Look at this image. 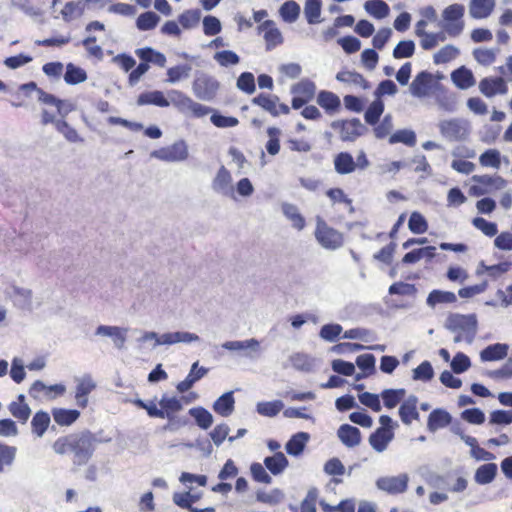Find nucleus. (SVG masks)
Returning <instances> with one entry per match:
<instances>
[{"mask_svg":"<svg viewBox=\"0 0 512 512\" xmlns=\"http://www.w3.org/2000/svg\"><path fill=\"white\" fill-rule=\"evenodd\" d=\"M408 227L414 234H423L428 230V222L420 212L414 211L408 220Z\"/></svg>","mask_w":512,"mask_h":512,"instance_id":"52","label":"nucleus"},{"mask_svg":"<svg viewBox=\"0 0 512 512\" xmlns=\"http://www.w3.org/2000/svg\"><path fill=\"white\" fill-rule=\"evenodd\" d=\"M378 489L387 492L388 494L397 495L404 493L408 488L407 474L398 476L380 477L376 481Z\"/></svg>","mask_w":512,"mask_h":512,"instance_id":"15","label":"nucleus"},{"mask_svg":"<svg viewBox=\"0 0 512 512\" xmlns=\"http://www.w3.org/2000/svg\"><path fill=\"white\" fill-rule=\"evenodd\" d=\"M202 498V492L191 493V491L174 492L172 496L173 503L185 510L191 509L194 503Z\"/></svg>","mask_w":512,"mask_h":512,"instance_id":"36","label":"nucleus"},{"mask_svg":"<svg viewBox=\"0 0 512 512\" xmlns=\"http://www.w3.org/2000/svg\"><path fill=\"white\" fill-rule=\"evenodd\" d=\"M393 129V117L391 114H386L382 120L373 126V133L377 139H384L390 135Z\"/></svg>","mask_w":512,"mask_h":512,"instance_id":"54","label":"nucleus"},{"mask_svg":"<svg viewBox=\"0 0 512 512\" xmlns=\"http://www.w3.org/2000/svg\"><path fill=\"white\" fill-rule=\"evenodd\" d=\"M51 423V415L44 410L35 412L31 420V430L37 437H42Z\"/></svg>","mask_w":512,"mask_h":512,"instance_id":"33","label":"nucleus"},{"mask_svg":"<svg viewBox=\"0 0 512 512\" xmlns=\"http://www.w3.org/2000/svg\"><path fill=\"white\" fill-rule=\"evenodd\" d=\"M433 85V76L427 71L418 73L410 84V92L413 96L422 98L429 94Z\"/></svg>","mask_w":512,"mask_h":512,"instance_id":"19","label":"nucleus"},{"mask_svg":"<svg viewBox=\"0 0 512 512\" xmlns=\"http://www.w3.org/2000/svg\"><path fill=\"white\" fill-rule=\"evenodd\" d=\"M314 236L322 247L329 250H336L344 243L343 233L329 226L320 216L316 217Z\"/></svg>","mask_w":512,"mask_h":512,"instance_id":"6","label":"nucleus"},{"mask_svg":"<svg viewBox=\"0 0 512 512\" xmlns=\"http://www.w3.org/2000/svg\"><path fill=\"white\" fill-rule=\"evenodd\" d=\"M447 327L457 333L456 342L465 340L471 342L477 331V320L475 315L451 314L447 319Z\"/></svg>","mask_w":512,"mask_h":512,"instance_id":"5","label":"nucleus"},{"mask_svg":"<svg viewBox=\"0 0 512 512\" xmlns=\"http://www.w3.org/2000/svg\"><path fill=\"white\" fill-rule=\"evenodd\" d=\"M456 301L457 297L453 292L437 289L432 290L427 297V304L431 307H435L436 305L443 303H455Z\"/></svg>","mask_w":512,"mask_h":512,"instance_id":"44","label":"nucleus"},{"mask_svg":"<svg viewBox=\"0 0 512 512\" xmlns=\"http://www.w3.org/2000/svg\"><path fill=\"white\" fill-rule=\"evenodd\" d=\"M334 170L340 175L354 173L356 170H366L370 166V161L364 150L357 153L354 160L351 153L342 151L337 153L333 159Z\"/></svg>","mask_w":512,"mask_h":512,"instance_id":"4","label":"nucleus"},{"mask_svg":"<svg viewBox=\"0 0 512 512\" xmlns=\"http://www.w3.org/2000/svg\"><path fill=\"white\" fill-rule=\"evenodd\" d=\"M32 290L22 288L16 285L12 286V294L11 297L13 299L14 305L25 311L32 310Z\"/></svg>","mask_w":512,"mask_h":512,"instance_id":"31","label":"nucleus"},{"mask_svg":"<svg viewBox=\"0 0 512 512\" xmlns=\"http://www.w3.org/2000/svg\"><path fill=\"white\" fill-rule=\"evenodd\" d=\"M161 21V17L154 11L148 10L142 12L135 21V26L139 31H151L154 30L159 22Z\"/></svg>","mask_w":512,"mask_h":512,"instance_id":"34","label":"nucleus"},{"mask_svg":"<svg viewBox=\"0 0 512 512\" xmlns=\"http://www.w3.org/2000/svg\"><path fill=\"white\" fill-rule=\"evenodd\" d=\"M304 13L308 23L315 24L319 22L321 14V1L320 0H306Z\"/></svg>","mask_w":512,"mask_h":512,"instance_id":"58","label":"nucleus"},{"mask_svg":"<svg viewBox=\"0 0 512 512\" xmlns=\"http://www.w3.org/2000/svg\"><path fill=\"white\" fill-rule=\"evenodd\" d=\"M472 180L476 183L473 187L476 195H484L503 189L507 182L499 175H474Z\"/></svg>","mask_w":512,"mask_h":512,"instance_id":"12","label":"nucleus"},{"mask_svg":"<svg viewBox=\"0 0 512 512\" xmlns=\"http://www.w3.org/2000/svg\"><path fill=\"white\" fill-rule=\"evenodd\" d=\"M459 54V50L452 46V45H446L442 47L435 55H434V62L436 64H445L457 57Z\"/></svg>","mask_w":512,"mask_h":512,"instance_id":"61","label":"nucleus"},{"mask_svg":"<svg viewBox=\"0 0 512 512\" xmlns=\"http://www.w3.org/2000/svg\"><path fill=\"white\" fill-rule=\"evenodd\" d=\"M201 19V10L198 8L188 9L182 12L177 21L181 25V27L185 30H190L195 28Z\"/></svg>","mask_w":512,"mask_h":512,"instance_id":"42","label":"nucleus"},{"mask_svg":"<svg viewBox=\"0 0 512 512\" xmlns=\"http://www.w3.org/2000/svg\"><path fill=\"white\" fill-rule=\"evenodd\" d=\"M316 92V86L314 82L308 79L301 80L291 88V93L294 95L291 101L293 109H300L308 102H310Z\"/></svg>","mask_w":512,"mask_h":512,"instance_id":"11","label":"nucleus"},{"mask_svg":"<svg viewBox=\"0 0 512 512\" xmlns=\"http://www.w3.org/2000/svg\"><path fill=\"white\" fill-rule=\"evenodd\" d=\"M92 431L84 429L77 433H71L59 437L53 443V450L59 455L73 454L72 463L75 466H84L93 457L96 446L92 445Z\"/></svg>","mask_w":512,"mask_h":512,"instance_id":"2","label":"nucleus"},{"mask_svg":"<svg viewBox=\"0 0 512 512\" xmlns=\"http://www.w3.org/2000/svg\"><path fill=\"white\" fill-rule=\"evenodd\" d=\"M138 106L154 105L160 108H167L171 104L182 114H190L194 118H201L208 115L211 110L209 106L193 101L184 92L176 89L167 91V96L161 90H146L141 92L136 100Z\"/></svg>","mask_w":512,"mask_h":512,"instance_id":"1","label":"nucleus"},{"mask_svg":"<svg viewBox=\"0 0 512 512\" xmlns=\"http://www.w3.org/2000/svg\"><path fill=\"white\" fill-rule=\"evenodd\" d=\"M128 328L116 325L100 324L95 329V335L106 336L112 339L118 349H122L127 340Z\"/></svg>","mask_w":512,"mask_h":512,"instance_id":"16","label":"nucleus"},{"mask_svg":"<svg viewBox=\"0 0 512 512\" xmlns=\"http://www.w3.org/2000/svg\"><path fill=\"white\" fill-rule=\"evenodd\" d=\"M32 60H33L32 56L21 52L17 55L6 57L4 59L3 63L9 69L15 70V69L25 66L26 64L30 63Z\"/></svg>","mask_w":512,"mask_h":512,"instance_id":"63","label":"nucleus"},{"mask_svg":"<svg viewBox=\"0 0 512 512\" xmlns=\"http://www.w3.org/2000/svg\"><path fill=\"white\" fill-rule=\"evenodd\" d=\"M259 32L263 34L268 50L275 48L283 42L280 30L272 20H266L258 27Z\"/></svg>","mask_w":512,"mask_h":512,"instance_id":"20","label":"nucleus"},{"mask_svg":"<svg viewBox=\"0 0 512 512\" xmlns=\"http://www.w3.org/2000/svg\"><path fill=\"white\" fill-rule=\"evenodd\" d=\"M406 392L404 389H386L381 393L384 406L388 409L395 408L404 398Z\"/></svg>","mask_w":512,"mask_h":512,"instance_id":"50","label":"nucleus"},{"mask_svg":"<svg viewBox=\"0 0 512 512\" xmlns=\"http://www.w3.org/2000/svg\"><path fill=\"white\" fill-rule=\"evenodd\" d=\"M40 102L45 105L55 106L60 119L65 117L76 109V105L67 99H61L54 94L42 92Z\"/></svg>","mask_w":512,"mask_h":512,"instance_id":"18","label":"nucleus"},{"mask_svg":"<svg viewBox=\"0 0 512 512\" xmlns=\"http://www.w3.org/2000/svg\"><path fill=\"white\" fill-rule=\"evenodd\" d=\"M495 5V0H470L469 14L473 19H485L492 14Z\"/></svg>","mask_w":512,"mask_h":512,"instance_id":"27","label":"nucleus"},{"mask_svg":"<svg viewBox=\"0 0 512 512\" xmlns=\"http://www.w3.org/2000/svg\"><path fill=\"white\" fill-rule=\"evenodd\" d=\"M384 109V102L381 99L376 98L373 102L370 103L364 113L365 122L368 125L375 126L379 122Z\"/></svg>","mask_w":512,"mask_h":512,"instance_id":"41","label":"nucleus"},{"mask_svg":"<svg viewBox=\"0 0 512 512\" xmlns=\"http://www.w3.org/2000/svg\"><path fill=\"white\" fill-rule=\"evenodd\" d=\"M9 375L16 384H20L25 380L27 373L21 358L14 357L12 359Z\"/></svg>","mask_w":512,"mask_h":512,"instance_id":"60","label":"nucleus"},{"mask_svg":"<svg viewBox=\"0 0 512 512\" xmlns=\"http://www.w3.org/2000/svg\"><path fill=\"white\" fill-rule=\"evenodd\" d=\"M441 134L449 140H462L469 134V123L462 119L443 120L439 123Z\"/></svg>","mask_w":512,"mask_h":512,"instance_id":"13","label":"nucleus"},{"mask_svg":"<svg viewBox=\"0 0 512 512\" xmlns=\"http://www.w3.org/2000/svg\"><path fill=\"white\" fill-rule=\"evenodd\" d=\"M453 83L460 89H468L475 84L473 73L462 66L451 73Z\"/></svg>","mask_w":512,"mask_h":512,"instance_id":"37","label":"nucleus"},{"mask_svg":"<svg viewBox=\"0 0 512 512\" xmlns=\"http://www.w3.org/2000/svg\"><path fill=\"white\" fill-rule=\"evenodd\" d=\"M252 103L269 112L274 117L280 114L287 115L290 112L289 106L284 103H279V97L276 95L272 96L261 93L252 99Z\"/></svg>","mask_w":512,"mask_h":512,"instance_id":"14","label":"nucleus"},{"mask_svg":"<svg viewBox=\"0 0 512 512\" xmlns=\"http://www.w3.org/2000/svg\"><path fill=\"white\" fill-rule=\"evenodd\" d=\"M317 103L329 114L337 112L341 106L339 97L335 93L325 90L318 93Z\"/></svg>","mask_w":512,"mask_h":512,"instance_id":"32","label":"nucleus"},{"mask_svg":"<svg viewBox=\"0 0 512 512\" xmlns=\"http://www.w3.org/2000/svg\"><path fill=\"white\" fill-rule=\"evenodd\" d=\"M63 78L67 85L74 86L85 82L88 78V74L81 66L69 62L65 65Z\"/></svg>","mask_w":512,"mask_h":512,"instance_id":"29","label":"nucleus"},{"mask_svg":"<svg viewBox=\"0 0 512 512\" xmlns=\"http://www.w3.org/2000/svg\"><path fill=\"white\" fill-rule=\"evenodd\" d=\"M81 412L73 408L54 407L51 409V416L54 422L62 427L74 424L80 418Z\"/></svg>","mask_w":512,"mask_h":512,"instance_id":"22","label":"nucleus"},{"mask_svg":"<svg viewBox=\"0 0 512 512\" xmlns=\"http://www.w3.org/2000/svg\"><path fill=\"white\" fill-rule=\"evenodd\" d=\"M160 406L161 414L160 419H166L173 415H176L183 409V402L177 396H169L164 393L158 401Z\"/></svg>","mask_w":512,"mask_h":512,"instance_id":"23","label":"nucleus"},{"mask_svg":"<svg viewBox=\"0 0 512 512\" xmlns=\"http://www.w3.org/2000/svg\"><path fill=\"white\" fill-rule=\"evenodd\" d=\"M415 52V44L412 40L400 41L393 50V57L396 59L409 58Z\"/></svg>","mask_w":512,"mask_h":512,"instance_id":"62","label":"nucleus"},{"mask_svg":"<svg viewBox=\"0 0 512 512\" xmlns=\"http://www.w3.org/2000/svg\"><path fill=\"white\" fill-rule=\"evenodd\" d=\"M418 398L414 395L409 396L399 407V416L403 424L410 425L413 421L420 418L417 410Z\"/></svg>","mask_w":512,"mask_h":512,"instance_id":"25","label":"nucleus"},{"mask_svg":"<svg viewBox=\"0 0 512 512\" xmlns=\"http://www.w3.org/2000/svg\"><path fill=\"white\" fill-rule=\"evenodd\" d=\"M365 10L376 19H383L389 15L390 8L383 0H368L364 4Z\"/></svg>","mask_w":512,"mask_h":512,"instance_id":"43","label":"nucleus"},{"mask_svg":"<svg viewBox=\"0 0 512 512\" xmlns=\"http://www.w3.org/2000/svg\"><path fill=\"white\" fill-rule=\"evenodd\" d=\"M434 377V370L429 361H423L412 372V378L415 381L429 382Z\"/></svg>","mask_w":512,"mask_h":512,"instance_id":"56","label":"nucleus"},{"mask_svg":"<svg viewBox=\"0 0 512 512\" xmlns=\"http://www.w3.org/2000/svg\"><path fill=\"white\" fill-rule=\"evenodd\" d=\"M381 427L377 428L370 436L369 443L377 452L386 449L388 443L393 439V421L390 416L382 415L379 418Z\"/></svg>","mask_w":512,"mask_h":512,"instance_id":"9","label":"nucleus"},{"mask_svg":"<svg viewBox=\"0 0 512 512\" xmlns=\"http://www.w3.org/2000/svg\"><path fill=\"white\" fill-rule=\"evenodd\" d=\"M509 346L504 343L488 345L480 352V359L483 362L499 361L507 357Z\"/></svg>","mask_w":512,"mask_h":512,"instance_id":"28","label":"nucleus"},{"mask_svg":"<svg viewBox=\"0 0 512 512\" xmlns=\"http://www.w3.org/2000/svg\"><path fill=\"white\" fill-rule=\"evenodd\" d=\"M8 410L21 424H25L32 413L30 406L26 402H23V404L10 403Z\"/></svg>","mask_w":512,"mask_h":512,"instance_id":"51","label":"nucleus"},{"mask_svg":"<svg viewBox=\"0 0 512 512\" xmlns=\"http://www.w3.org/2000/svg\"><path fill=\"white\" fill-rule=\"evenodd\" d=\"M150 156L165 162H181L188 157V146L185 140L180 139L172 145L153 150Z\"/></svg>","mask_w":512,"mask_h":512,"instance_id":"10","label":"nucleus"},{"mask_svg":"<svg viewBox=\"0 0 512 512\" xmlns=\"http://www.w3.org/2000/svg\"><path fill=\"white\" fill-rule=\"evenodd\" d=\"M336 79L343 83H353L364 90L371 87L369 81L362 74L356 71L341 70L337 73Z\"/></svg>","mask_w":512,"mask_h":512,"instance_id":"38","label":"nucleus"},{"mask_svg":"<svg viewBox=\"0 0 512 512\" xmlns=\"http://www.w3.org/2000/svg\"><path fill=\"white\" fill-rule=\"evenodd\" d=\"M219 87L220 83L216 78L202 71H196L192 90L198 99L203 101L213 100Z\"/></svg>","mask_w":512,"mask_h":512,"instance_id":"7","label":"nucleus"},{"mask_svg":"<svg viewBox=\"0 0 512 512\" xmlns=\"http://www.w3.org/2000/svg\"><path fill=\"white\" fill-rule=\"evenodd\" d=\"M479 162L483 167L498 169L501 166L500 152L497 149H488L480 155Z\"/></svg>","mask_w":512,"mask_h":512,"instance_id":"57","label":"nucleus"},{"mask_svg":"<svg viewBox=\"0 0 512 512\" xmlns=\"http://www.w3.org/2000/svg\"><path fill=\"white\" fill-rule=\"evenodd\" d=\"M497 473V466L494 463L481 465L475 472V481L478 484L485 485L492 482Z\"/></svg>","mask_w":512,"mask_h":512,"instance_id":"45","label":"nucleus"},{"mask_svg":"<svg viewBox=\"0 0 512 512\" xmlns=\"http://www.w3.org/2000/svg\"><path fill=\"white\" fill-rule=\"evenodd\" d=\"M331 127L339 134V138L343 142H354L366 131V127L358 118L336 120L332 122Z\"/></svg>","mask_w":512,"mask_h":512,"instance_id":"8","label":"nucleus"},{"mask_svg":"<svg viewBox=\"0 0 512 512\" xmlns=\"http://www.w3.org/2000/svg\"><path fill=\"white\" fill-rule=\"evenodd\" d=\"M279 13L284 21L292 23L299 17L300 6L295 1H286L280 7Z\"/></svg>","mask_w":512,"mask_h":512,"instance_id":"55","label":"nucleus"},{"mask_svg":"<svg viewBox=\"0 0 512 512\" xmlns=\"http://www.w3.org/2000/svg\"><path fill=\"white\" fill-rule=\"evenodd\" d=\"M479 89L488 98L496 94H505L508 91L507 84L502 77H487L480 81Z\"/></svg>","mask_w":512,"mask_h":512,"instance_id":"21","label":"nucleus"},{"mask_svg":"<svg viewBox=\"0 0 512 512\" xmlns=\"http://www.w3.org/2000/svg\"><path fill=\"white\" fill-rule=\"evenodd\" d=\"M202 26L206 36H215L222 30L220 19L213 15H206L202 20Z\"/></svg>","mask_w":512,"mask_h":512,"instance_id":"59","label":"nucleus"},{"mask_svg":"<svg viewBox=\"0 0 512 512\" xmlns=\"http://www.w3.org/2000/svg\"><path fill=\"white\" fill-rule=\"evenodd\" d=\"M192 67L189 64H177L167 69V82L175 84L189 77Z\"/></svg>","mask_w":512,"mask_h":512,"instance_id":"47","label":"nucleus"},{"mask_svg":"<svg viewBox=\"0 0 512 512\" xmlns=\"http://www.w3.org/2000/svg\"><path fill=\"white\" fill-rule=\"evenodd\" d=\"M308 439L309 435L305 432H299L293 435L286 443V452L292 456L300 455L303 452Z\"/></svg>","mask_w":512,"mask_h":512,"instance_id":"40","label":"nucleus"},{"mask_svg":"<svg viewBox=\"0 0 512 512\" xmlns=\"http://www.w3.org/2000/svg\"><path fill=\"white\" fill-rule=\"evenodd\" d=\"M207 373L208 369L204 366H200L199 361L194 362L191 365L190 370L184 380L177 383L176 390L179 393L189 391L195 385V383L205 377Z\"/></svg>","mask_w":512,"mask_h":512,"instance_id":"17","label":"nucleus"},{"mask_svg":"<svg viewBox=\"0 0 512 512\" xmlns=\"http://www.w3.org/2000/svg\"><path fill=\"white\" fill-rule=\"evenodd\" d=\"M452 423L451 414L445 409L437 408L430 412L427 419V429L434 433Z\"/></svg>","mask_w":512,"mask_h":512,"instance_id":"26","label":"nucleus"},{"mask_svg":"<svg viewBox=\"0 0 512 512\" xmlns=\"http://www.w3.org/2000/svg\"><path fill=\"white\" fill-rule=\"evenodd\" d=\"M417 139L414 131L409 129H400L394 132L389 137L390 144L402 143L408 147L416 145Z\"/></svg>","mask_w":512,"mask_h":512,"instance_id":"46","label":"nucleus"},{"mask_svg":"<svg viewBox=\"0 0 512 512\" xmlns=\"http://www.w3.org/2000/svg\"><path fill=\"white\" fill-rule=\"evenodd\" d=\"M339 440L348 448H353L361 443L362 435L360 430L350 424H342L337 430Z\"/></svg>","mask_w":512,"mask_h":512,"instance_id":"24","label":"nucleus"},{"mask_svg":"<svg viewBox=\"0 0 512 512\" xmlns=\"http://www.w3.org/2000/svg\"><path fill=\"white\" fill-rule=\"evenodd\" d=\"M56 130L71 143L83 142V138L78 134L76 129L73 128L65 119L57 120Z\"/></svg>","mask_w":512,"mask_h":512,"instance_id":"49","label":"nucleus"},{"mask_svg":"<svg viewBox=\"0 0 512 512\" xmlns=\"http://www.w3.org/2000/svg\"><path fill=\"white\" fill-rule=\"evenodd\" d=\"M16 453L17 448L15 446L0 441V473L4 471L5 466L13 464Z\"/></svg>","mask_w":512,"mask_h":512,"instance_id":"53","label":"nucleus"},{"mask_svg":"<svg viewBox=\"0 0 512 512\" xmlns=\"http://www.w3.org/2000/svg\"><path fill=\"white\" fill-rule=\"evenodd\" d=\"M237 87L247 93L252 94L255 92V78L251 72H243L237 79Z\"/></svg>","mask_w":512,"mask_h":512,"instance_id":"64","label":"nucleus"},{"mask_svg":"<svg viewBox=\"0 0 512 512\" xmlns=\"http://www.w3.org/2000/svg\"><path fill=\"white\" fill-rule=\"evenodd\" d=\"M188 414L193 418L194 424L202 430H208L214 422L211 412L203 406L190 408Z\"/></svg>","mask_w":512,"mask_h":512,"instance_id":"30","label":"nucleus"},{"mask_svg":"<svg viewBox=\"0 0 512 512\" xmlns=\"http://www.w3.org/2000/svg\"><path fill=\"white\" fill-rule=\"evenodd\" d=\"M266 132L269 138L265 144L266 151L269 155L275 156L280 151L281 130L277 127H268Z\"/></svg>","mask_w":512,"mask_h":512,"instance_id":"48","label":"nucleus"},{"mask_svg":"<svg viewBox=\"0 0 512 512\" xmlns=\"http://www.w3.org/2000/svg\"><path fill=\"white\" fill-rule=\"evenodd\" d=\"M282 212L284 216L291 222L292 226L301 231L306 226L305 218L300 213L298 207L291 203L282 204Z\"/></svg>","mask_w":512,"mask_h":512,"instance_id":"35","label":"nucleus"},{"mask_svg":"<svg viewBox=\"0 0 512 512\" xmlns=\"http://www.w3.org/2000/svg\"><path fill=\"white\" fill-rule=\"evenodd\" d=\"M265 467L273 474H281L288 466V459L282 452H276L264 459Z\"/></svg>","mask_w":512,"mask_h":512,"instance_id":"39","label":"nucleus"},{"mask_svg":"<svg viewBox=\"0 0 512 512\" xmlns=\"http://www.w3.org/2000/svg\"><path fill=\"white\" fill-rule=\"evenodd\" d=\"M465 6L454 3L445 7L441 14L439 26L442 32L449 37H458L465 28Z\"/></svg>","mask_w":512,"mask_h":512,"instance_id":"3","label":"nucleus"}]
</instances>
